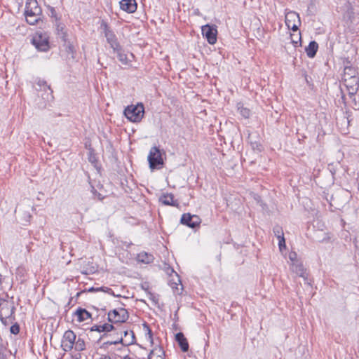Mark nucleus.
I'll list each match as a JSON object with an SVG mask.
<instances>
[{
    "label": "nucleus",
    "mask_w": 359,
    "mask_h": 359,
    "mask_svg": "<svg viewBox=\"0 0 359 359\" xmlns=\"http://www.w3.org/2000/svg\"><path fill=\"white\" fill-rule=\"evenodd\" d=\"M320 110L316 114L318 119V129L325 135L327 132L330 131L331 124L330 123V115L328 114V104L326 100H319Z\"/></svg>",
    "instance_id": "obj_1"
},
{
    "label": "nucleus",
    "mask_w": 359,
    "mask_h": 359,
    "mask_svg": "<svg viewBox=\"0 0 359 359\" xmlns=\"http://www.w3.org/2000/svg\"><path fill=\"white\" fill-rule=\"evenodd\" d=\"M117 337L114 340H107L104 342L102 347H107L109 345L122 344L123 346H128L135 342V337L133 331L125 330L122 328L117 327Z\"/></svg>",
    "instance_id": "obj_2"
},
{
    "label": "nucleus",
    "mask_w": 359,
    "mask_h": 359,
    "mask_svg": "<svg viewBox=\"0 0 359 359\" xmlns=\"http://www.w3.org/2000/svg\"><path fill=\"white\" fill-rule=\"evenodd\" d=\"M42 11L36 0H27L25 15L29 25H35L41 19Z\"/></svg>",
    "instance_id": "obj_3"
},
{
    "label": "nucleus",
    "mask_w": 359,
    "mask_h": 359,
    "mask_svg": "<svg viewBox=\"0 0 359 359\" xmlns=\"http://www.w3.org/2000/svg\"><path fill=\"white\" fill-rule=\"evenodd\" d=\"M15 309L13 302L0 299V320L4 325L12 323L15 320L13 316Z\"/></svg>",
    "instance_id": "obj_4"
},
{
    "label": "nucleus",
    "mask_w": 359,
    "mask_h": 359,
    "mask_svg": "<svg viewBox=\"0 0 359 359\" xmlns=\"http://www.w3.org/2000/svg\"><path fill=\"white\" fill-rule=\"evenodd\" d=\"M144 114V107L143 104L138 103L136 105L128 106L124 109V115L131 122H140Z\"/></svg>",
    "instance_id": "obj_5"
},
{
    "label": "nucleus",
    "mask_w": 359,
    "mask_h": 359,
    "mask_svg": "<svg viewBox=\"0 0 359 359\" xmlns=\"http://www.w3.org/2000/svg\"><path fill=\"white\" fill-rule=\"evenodd\" d=\"M128 318L129 313L123 308L115 309L108 313V320L114 325H117V327H119L121 323L126 322Z\"/></svg>",
    "instance_id": "obj_6"
},
{
    "label": "nucleus",
    "mask_w": 359,
    "mask_h": 359,
    "mask_svg": "<svg viewBox=\"0 0 359 359\" xmlns=\"http://www.w3.org/2000/svg\"><path fill=\"white\" fill-rule=\"evenodd\" d=\"M100 28L104 34L107 43L110 45V47L114 50H119L120 44L117 40V38L114 32L109 27L108 24L102 20L100 25Z\"/></svg>",
    "instance_id": "obj_7"
},
{
    "label": "nucleus",
    "mask_w": 359,
    "mask_h": 359,
    "mask_svg": "<svg viewBox=\"0 0 359 359\" xmlns=\"http://www.w3.org/2000/svg\"><path fill=\"white\" fill-rule=\"evenodd\" d=\"M32 43L40 51L46 52L50 48L48 36L42 32L36 33L32 39Z\"/></svg>",
    "instance_id": "obj_8"
},
{
    "label": "nucleus",
    "mask_w": 359,
    "mask_h": 359,
    "mask_svg": "<svg viewBox=\"0 0 359 359\" xmlns=\"http://www.w3.org/2000/svg\"><path fill=\"white\" fill-rule=\"evenodd\" d=\"M148 161L151 169H155L163 164L161 151L157 147L151 148L148 155Z\"/></svg>",
    "instance_id": "obj_9"
},
{
    "label": "nucleus",
    "mask_w": 359,
    "mask_h": 359,
    "mask_svg": "<svg viewBox=\"0 0 359 359\" xmlns=\"http://www.w3.org/2000/svg\"><path fill=\"white\" fill-rule=\"evenodd\" d=\"M285 25L289 29L295 32L301 25L299 15L294 11H289L285 14Z\"/></svg>",
    "instance_id": "obj_10"
},
{
    "label": "nucleus",
    "mask_w": 359,
    "mask_h": 359,
    "mask_svg": "<svg viewBox=\"0 0 359 359\" xmlns=\"http://www.w3.org/2000/svg\"><path fill=\"white\" fill-rule=\"evenodd\" d=\"M76 339V336L72 330H69L65 332L61 344L63 351H70L74 348Z\"/></svg>",
    "instance_id": "obj_11"
},
{
    "label": "nucleus",
    "mask_w": 359,
    "mask_h": 359,
    "mask_svg": "<svg viewBox=\"0 0 359 359\" xmlns=\"http://www.w3.org/2000/svg\"><path fill=\"white\" fill-rule=\"evenodd\" d=\"M343 81L348 92L350 98H352L359 89V76L343 78Z\"/></svg>",
    "instance_id": "obj_12"
},
{
    "label": "nucleus",
    "mask_w": 359,
    "mask_h": 359,
    "mask_svg": "<svg viewBox=\"0 0 359 359\" xmlns=\"http://www.w3.org/2000/svg\"><path fill=\"white\" fill-rule=\"evenodd\" d=\"M181 223L191 228H195L199 226L201 219L197 215H191L189 213H184L182 215Z\"/></svg>",
    "instance_id": "obj_13"
},
{
    "label": "nucleus",
    "mask_w": 359,
    "mask_h": 359,
    "mask_svg": "<svg viewBox=\"0 0 359 359\" xmlns=\"http://www.w3.org/2000/svg\"><path fill=\"white\" fill-rule=\"evenodd\" d=\"M202 34L210 44H215L216 43L217 31L215 28L209 25L203 26Z\"/></svg>",
    "instance_id": "obj_14"
},
{
    "label": "nucleus",
    "mask_w": 359,
    "mask_h": 359,
    "mask_svg": "<svg viewBox=\"0 0 359 359\" xmlns=\"http://www.w3.org/2000/svg\"><path fill=\"white\" fill-rule=\"evenodd\" d=\"M329 232H316V241L319 243L325 244L326 248L330 249L332 248V240Z\"/></svg>",
    "instance_id": "obj_15"
},
{
    "label": "nucleus",
    "mask_w": 359,
    "mask_h": 359,
    "mask_svg": "<svg viewBox=\"0 0 359 359\" xmlns=\"http://www.w3.org/2000/svg\"><path fill=\"white\" fill-rule=\"evenodd\" d=\"M120 8L128 13L136 11L137 4L135 0H121L119 2Z\"/></svg>",
    "instance_id": "obj_16"
},
{
    "label": "nucleus",
    "mask_w": 359,
    "mask_h": 359,
    "mask_svg": "<svg viewBox=\"0 0 359 359\" xmlns=\"http://www.w3.org/2000/svg\"><path fill=\"white\" fill-rule=\"evenodd\" d=\"M273 231L278 240L280 250H282L283 248H285L286 247L283 229L280 226L276 225L273 227Z\"/></svg>",
    "instance_id": "obj_17"
},
{
    "label": "nucleus",
    "mask_w": 359,
    "mask_h": 359,
    "mask_svg": "<svg viewBox=\"0 0 359 359\" xmlns=\"http://www.w3.org/2000/svg\"><path fill=\"white\" fill-rule=\"evenodd\" d=\"M91 331H97L98 332H109L111 331L117 330V327L114 325L113 324L104 323L103 325H95L91 329Z\"/></svg>",
    "instance_id": "obj_18"
},
{
    "label": "nucleus",
    "mask_w": 359,
    "mask_h": 359,
    "mask_svg": "<svg viewBox=\"0 0 359 359\" xmlns=\"http://www.w3.org/2000/svg\"><path fill=\"white\" fill-rule=\"evenodd\" d=\"M35 88L36 90H44L47 91L49 90L50 93L47 94L46 97L45 99L48 100L49 97H53L52 93L53 90L50 88V86L47 84V82L43 79H38Z\"/></svg>",
    "instance_id": "obj_19"
},
{
    "label": "nucleus",
    "mask_w": 359,
    "mask_h": 359,
    "mask_svg": "<svg viewBox=\"0 0 359 359\" xmlns=\"http://www.w3.org/2000/svg\"><path fill=\"white\" fill-rule=\"evenodd\" d=\"M175 340L178 343L181 350L187 352L189 350V344L187 339L182 332H178L175 334Z\"/></svg>",
    "instance_id": "obj_20"
},
{
    "label": "nucleus",
    "mask_w": 359,
    "mask_h": 359,
    "mask_svg": "<svg viewBox=\"0 0 359 359\" xmlns=\"http://www.w3.org/2000/svg\"><path fill=\"white\" fill-rule=\"evenodd\" d=\"M117 53L118 60L124 65H130L132 60L122 50L121 47L119 46V50H114Z\"/></svg>",
    "instance_id": "obj_21"
},
{
    "label": "nucleus",
    "mask_w": 359,
    "mask_h": 359,
    "mask_svg": "<svg viewBox=\"0 0 359 359\" xmlns=\"http://www.w3.org/2000/svg\"><path fill=\"white\" fill-rule=\"evenodd\" d=\"M75 315L77 316L79 322H83L91 318V314L82 308H79L76 311Z\"/></svg>",
    "instance_id": "obj_22"
},
{
    "label": "nucleus",
    "mask_w": 359,
    "mask_h": 359,
    "mask_svg": "<svg viewBox=\"0 0 359 359\" xmlns=\"http://www.w3.org/2000/svg\"><path fill=\"white\" fill-rule=\"evenodd\" d=\"M358 76V69L346 65L344 67V74L343 78H351Z\"/></svg>",
    "instance_id": "obj_23"
},
{
    "label": "nucleus",
    "mask_w": 359,
    "mask_h": 359,
    "mask_svg": "<svg viewBox=\"0 0 359 359\" xmlns=\"http://www.w3.org/2000/svg\"><path fill=\"white\" fill-rule=\"evenodd\" d=\"M137 260L140 262L149 264L153 262L154 257L151 254H148L145 252H142L137 255Z\"/></svg>",
    "instance_id": "obj_24"
},
{
    "label": "nucleus",
    "mask_w": 359,
    "mask_h": 359,
    "mask_svg": "<svg viewBox=\"0 0 359 359\" xmlns=\"http://www.w3.org/2000/svg\"><path fill=\"white\" fill-rule=\"evenodd\" d=\"M292 270L297 275L306 278L304 269L302 264L293 263L292 265Z\"/></svg>",
    "instance_id": "obj_25"
},
{
    "label": "nucleus",
    "mask_w": 359,
    "mask_h": 359,
    "mask_svg": "<svg viewBox=\"0 0 359 359\" xmlns=\"http://www.w3.org/2000/svg\"><path fill=\"white\" fill-rule=\"evenodd\" d=\"M160 200L164 205L172 206L177 205V204L174 201V197L172 194L163 195Z\"/></svg>",
    "instance_id": "obj_26"
},
{
    "label": "nucleus",
    "mask_w": 359,
    "mask_h": 359,
    "mask_svg": "<svg viewBox=\"0 0 359 359\" xmlns=\"http://www.w3.org/2000/svg\"><path fill=\"white\" fill-rule=\"evenodd\" d=\"M74 346L76 351H82L86 349L85 341L81 338H78Z\"/></svg>",
    "instance_id": "obj_27"
},
{
    "label": "nucleus",
    "mask_w": 359,
    "mask_h": 359,
    "mask_svg": "<svg viewBox=\"0 0 359 359\" xmlns=\"http://www.w3.org/2000/svg\"><path fill=\"white\" fill-rule=\"evenodd\" d=\"M308 57H314V41H310L309 46L305 48Z\"/></svg>",
    "instance_id": "obj_28"
},
{
    "label": "nucleus",
    "mask_w": 359,
    "mask_h": 359,
    "mask_svg": "<svg viewBox=\"0 0 359 359\" xmlns=\"http://www.w3.org/2000/svg\"><path fill=\"white\" fill-rule=\"evenodd\" d=\"M238 110L243 117H244L245 118H249L250 115V109L243 107H238Z\"/></svg>",
    "instance_id": "obj_29"
},
{
    "label": "nucleus",
    "mask_w": 359,
    "mask_h": 359,
    "mask_svg": "<svg viewBox=\"0 0 359 359\" xmlns=\"http://www.w3.org/2000/svg\"><path fill=\"white\" fill-rule=\"evenodd\" d=\"M316 192L318 194V196H320L322 198L325 199L327 201H328V193L326 192L325 190H324L322 187L316 189Z\"/></svg>",
    "instance_id": "obj_30"
},
{
    "label": "nucleus",
    "mask_w": 359,
    "mask_h": 359,
    "mask_svg": "<svg viewBox=\"0 0 359 359\" xmlns=\"http://www.w3.org/2000/svg\"><path fill=\"white\" fill-rule=\"evenodd\" d=\"M316 221H317V224H316V227H317V229H316V232H319L320 231H322V232H324L323 228L325 227V223L323 222H322L321 220H320L318 217L316 218Z\"/></svg>",
    "instance_id": "obj_31"
},
{
    "label": "nucleus",
    "mask_w": 359,
    "mask_h": 359,
    "mask_svg": "<svg viewBox=\"0 0 359 359\" xmlns=\"http://www.w3.org/2000/svg\"><path fill=\"white\" fill-rule=\"evenodd\" d=\"M302 203L305 208V209L308 211V212H310L313 209H312V207L311 205H310L309 203H310L311 205V201H309L308 198H305L302 201Z\"/></svg>",
    "instance_id": "obj_32"
},
{
    "label": "nucleus",
    "mask_w": 359,
    "mask_h": 359,
    "mask_svg": "<svg viewBox=\"0 0 359 359\" xmlns=\"http://www.w3.org/2000/svg\"><path fill=\"white\" fill-rule=\"evenodd\" d=\"M351 99V107L354 110H358L359 109V102L356 100L355 95Z\"/></svg>",
    "instance_id": "obj_33"
},
{
    "label": "nucleus",
    "mask_w": 359,
    "mask_h": 359,
    "mask_svg": "<svg viewBox=\"0 0 359 359\" xmlns=\"http://www.w3.org/2000/svg\"><path fill=\"white\" fill-rule=\"evenodd\" d=\"M10 331L13 334H18L20 332L19 325L18 323L13 325L10 328Z\"/></svg>",
    "instance_id": "obj_34"
},
{
    "label": "nucleus",
    "mask_w": 359,
    "mask_h": 359,
    "mask_svg": "<svg viewBox=\"0 0 359 359\" xmlns=\"http://www.w3.org/2000/svg\"><path fill=\"white\" fill-rule=\"evenodd\" d=\"M143 325H144V328L145 329V330L147 332V335L148 336V339L150 341H152V332H151V330L150 329L149 326L147 323H144Z\"/></svg>",
    "instance_id": "obj_35"
},
{
    "label": "nucleus",
    "mask_w": 359,
    "mask_h": 359,
    "mask_svg": "<svg viewBox=\"0 0 359 359\" xmlns=\"http://www.w3.org/2000/svg\"><path fill=\"white\" fill-rule=\"evenodd\" d=\"M96 290H97V291H99V290L103 291L104 292H107L109 294L114 295L113 290L111 288H109V287H101L100 288H97Z\"/></svg>",
    "instance_id": "obj_36"
},
{
    "label": "nucleus",
    "mask_w": 359,
    "mask_h": 359,
    "mask_svg": "<svg viewBox=\"0 0 359 359\" xmlns=\"http://www.w3.org/2000/svg\"><path fill=\"white\" fill-rule=\"evenodd\" d=\"M57 32L58 34H60L61 32V34L62 35V37H65V32H63V29H64V25L61 23H58L57 25Z\"/></svg>",
    "instance_id": "obj_37"
},
{
    "label": "nucleus",
    "mask_w": 359,
    "mask_h": 359,
    "mask_svg": "<svg viewBox=\"0 0 359 359\" xmlns=\"http://www.w3.org/2000/svg\"><path fill=\"white\" fill-rule=\"evenodd\" d=\"M294 35L292 34L291 35V39H292V42L294 43V44H297L298 43V40L300 41L301 40V36H300V34H299V35H297L295 36V37L294 38Z\"/></svg>",
    "instance_id": "obj_38"
},
{
    "label": "nucleus",
    "mask_w": 359,
    "mask_h": 359,
    "mask_svg": "<svg viewBox=\"0 0 359 359\" xmlns=\"http://www.w3.org/2000/svg\"><path fill=\"white\" fill-rule=\"evenodd\" d=\"M141 287L147 292V294L150 296L152 295V294L149 291V285L147 283L142 284Z\"/></svg>",
    "instance_id": "obj_39"
},
{
    "label": "nucleus",
    "mask_w": 359,
    "mask_h": 359,
    "mask_svg": "<svg viewBox=\"0 0 359 359\" xmlns=\"http://www.w3.org/2000/svg\"><path fill=\"white\" fill-rule=\"evenodd\" d=\"M67 51L68 53H74V48L73 45H72V44H69V45L67 46Z\"/></svg>",
    "instance_id": "obj_40"
},
{
    "label": "nucleus",
    "mask_w": 359,
    "mask_h": 359,
    "mask_svg": "<svg viewBox=\"0 0 359 359\" xmlns=\"http://www.w3.org/2000/svg\"><path fill=\"white\" fill-rule=\"evenodd\" d=\"M305 80L306 81V83L309 85V86H313L312 84V78L311 76H308L307 75L305 76Z\"/></svg>",
    "instance_id": "obj_41"
},
{
    "label": "nucleus",
    "mask_w": 359,
    "mask_h": 359,
    "mask_svg": "<svg viewBox=\"0 0 359 359\" xmlns=\"http://www.w3.org/2000/svg\"><path fill=\"white\" fill-rule=\"evenodd\" d=\"M167 272H168V273H170V272L171 273H175V276H176V278H177V281H178V282H180V278H179L178 275L175 272V271L173 270V269L168 268V271H167Z\"/></svg>",
    "instance_id": "obj_42"
},
{
    "label": "nucleus",
    "mask_w": 359,
    "mask_h": 359,
    "mask_svg": "<svg viewBox=\"0 0 359 359\" xmlns=\"http://www.w3.org/2000/svg\"><path fill=\"white\" fill-rule=\"evenodd\" d=\"M296 257H297V255H296V253H295V252H291V253H290V255H289V258H290L292 261H293V260L296 258Z\"/></svg>",
    "instance_id": "obj_43"
},
{
    "label": "nucleus",
    "mask_w": 359,
    "mask_h": 359,
    "mask_svg": "<svg viewBox=\"0 0 359 359\" xmlns=\"http://www.w3.org/2000/svg\"><path fill=\"white\" fill-rule=\"evenodd\" d=\"M170 286L172 287V288H176L177 289V283L176 282H172V283H170Z\"/></svg>",
    "instance_id": "obj_44"
},
{
    "label": "nucleus",
    "mask_w": 359,
    "mask_h": 359,
    "mask_svg": "<svg viewBox=\"0 0 359 359\" xmlns=\"http://www.w3.org/2000/svg\"><path fill=\"white\" fill-rule=\"evenodd\" d=\"M100 359H111L110 356L107 355H102Z\"/></svg>",
    "instance_id": "obj_45"
},
{
    "label": "nucleus",
    "mask_w": 359,
    "mask_h": 359,
    "mask_svg": "<svg viewBox=\"0 0 359 359\" xmlns=\"http://www.w3.org/2000/svg\"><path fill=\"white\" fill-rule=\"evenodd\" d=\"M89 161H90L91 163H94V161H95V156H90V157H89Z\"/></svg>",
    "instance_id": "obj_46"
},
{
    "label": "nucleus",
    "mask_w": 359,
    "mask_h": 359,
    "mask_svg": "<svg viewBox=\"0 0 359 359\" xmlns=\"http://www.w3.org/2000/svg\"><path fill=\"white\" fill-rule=\"evenodd\" d=\"M341 100H342L343 103L346 104V97L344 94L341 96Z\"/></svg>",
    "instance_id": "obj_47"
},
{
    "label": "nucleus",
    "mask_w": 359,
    "mask_h": 359,
    "mask_svg": "<svg viewBox=\"0 0 359 359\" xmlns=\"http://www.w3.org/2000/svg\"><path fill=\"white\" fill-rule=\"evenodd\" d=\"M110 335L107 334V333L104 334L102 337H101V339H104L105 337H109Z\"/></svg>",
    "instance_id": "obj_48"
},
{
    "label": "nucleus",
    "mask_w": 359,
    "mask_h": 359,
    "mask_svg": "<svg viewBox=\"0 0 359 359\" xmlns=\"http://www.w3.org/2000/svg\"><path fill=\"white\" fill-rule=\"evenodd\" d=\"M55 9L53 8H51V14H52V15H55Z\"/></svg>",
    "instance_id": "obj_49"
},
{
    "label": "nucleus",
    "mask_w": 359,
    "mask_h": 359,
    "mask_svg": "<svg viewBox=\"0 0 359 359\" xmlns=\"http://www.w3.org/2000/svg\"><path fill=\"white\" fill-rule=\"evenodd\" d=\"M117 337V334H116V332L114 334V337H112V339L111 340H114L116 339V338Z\"/></svg>",
    "instance_id": "obj_50"
},
{
    "label": "nucleus",
    "mask_w": 359,
    "mask_h": 359,
    "mask_svg": "<svg viewBox=\"0 0 359 359\" xmlns=\"http://www.w3.org/2000/svg\"><path fill=\"white\" fill-rule=\"evenodd\" d=\"M318 43L316 42V53H317L318 51Z\"/></svg>",
    "instance_id": "obj_51"
},
{
    "label": "nucleus",
    "mask_w": 359,
    "mask_h": 359,
    "mask_svg": "<svg viewBox=\"0 0 359 359\" xmlns=\"http://www.w3.org/2000/svg\"><path fill=\"white\" fill-rule=\"evenodd\" d=\"M123 359H131L129 356H125Z\"/></svg>",
    "instance_id": "obj_52"
},
{
    "label": "nucleus",
    "mask_w": 359,
    "mask_h": 359,
    "mask_svg": "<svg viewBox=\"0 0 359 359\" xmlns=\"http://www.w3.org/2000/svg\"><path fill=\"white\" fill-rule=\"evenodd\" d=\"M130 57L131 58H133V57H134L133 54V53H130Z\"/></svg>",
    "instance_id": "obj_53"
},
{
    "label": "nucleus",
    "mask_w": 359,
    "mask_h": 359,
    "mask_svg": "<svg viewBox=\"0 0 359 359\" xmlns=\"http://www.w3.org/2000/svg\"><path fill=\"white\" fill-rule=\"evenodd\" d=\"M1 280H2L1 275H0V285H1Z\"/></svg>",
    "instance_id": "obj_54"
},
{
    "label": "nucleus",
    "mask_w": 359,
    "mask_h": 359,
    "mask_svg": "<svg viewBox=\"0 0 359 359\" xmlns=\"http://www.w3.org/2000/svg\"><path fill=\"white\" fill-rule=\"evenodd\" d=\"M96 191V190L95 189L94 187H92V191Z\"/></svg>",
    "instance_id": "obj_55"
},
{
    "label": "nucleus",
    "mask_w": 359,
    "mask_h": 359,
    "mask_svg": "<svg viewBox=\"0 0 359 359\" xmlns=\"http://www.w3.org/2000/svg\"><path fill=\"white\" fill-rule=\"evenodd\" d=\"M346 60L347 64L350 63V61L348 60V58Z\"/></svg>",
    "instance_id": "obj_56"
},
{
    "label": "nucleus",
    "mask_w": 359,
    "mask_h": 359,
    "mask_svg": "<svg viewBox=\"0 0 359 359\" xmlns=\"http://www.w3.org/2000/svg\"><path fill=\"white\" fill-rule=\"evenodd\" d=\"M320 135V133L319 132V134L318 135V138H319Z\"/></svg>",
    "instance_id": "obj_57"
}]
</instances>
